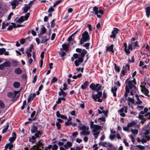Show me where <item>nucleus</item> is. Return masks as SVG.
Wrapping results in <instances>:
<instances>
[{"mask_svg": "<svg viewBox=\"0 0 150 150\" xmlns=\"http://www.w3.org/2000/svg\"><path fill=\"white\" fill-rule=\"evenodd\" d=\"M137 84L135 79L134 78L132 81L127 79L126 81L125 93L124 96L126 100L127 99L128 93L130 92L131 95L135 94L137 92V90L135 85Z\"/></svg>", "mask_w": 150, "mask_h": 150, "instance_id": "obj_1", "label": "nucleus"}, {"mask_svg": "<svg viewBox=\"0 0 150 150\" xmlns=\"http://www.w3.org/2000/svg\"><path fill=\"white\" fill-rule=\"evenodd\" d=\"M150 111V108L148 109L147 108H144L143 111H141L139 113V117L142 120V123H144L147 119H150V112H148Z\"/></svg>", "mask_w": 150, "mask_h": 150, "instance_id": "obj_2", "label": "nucleus"}, {"mask_svg": "<svg viewBox=\"0 0 150 150\" xmlns=\"http://www.w3.org/2000/svg\"><path fill=\"white\" fill-rule=\"evenodd\" d=\"M76 51L77 52H80V55H79V58L78 60H76L74 61V64L76 67L79 66V62L82 63L83 61V58L85 54L87 53V51L85 50H82L80 48H77Z\"/></svg>", "mask_w": 150, "mask_h": 150, "instance_id": "obj_3", "label": "nucleus"}, {"mask_svg": "<svg viewBox=\"0 0 150 150\" xmlns=\"http://www.w3.org/2000/svg\"><path fill=\"white\" fill-rule=\"evenodd\" d=\"M90 127L93 129L92 132L95 137L97 138L100 132V130L101 129V126L98 125H94V122L92 121H91V122Z\"/></svg>", "mask_w": 150, "mask_h": 150, "instance_id": "obj_4", "label": "nucleus"}, {"mask_svg": "<svg viewBox=\"0 0 150 150\" xmlns=\"http://www.w3.org/2000/svg\"><path fill=\"white\" fill-rule=\"evenodd\" d=\"M89 36L88 32L86 31H85L82 34V38L81 39L79 44H82L85 42L87 41L89 39Z\"/></svg>", "mask_w": 150, "mask_h": 150, "instance_id": "obj_5", "label": "nucleus"}, {"mask_svg": "<svg viewBox=\"0 0 150 150\" xmlns=\"http://www.w3.org/2000/svg\"><path fill=\"white\" fill-rule=\"evenodd\" d=\"M90 88L95 91H98L101 89V86L98 83H92L90 85Z\"/></svg>", "mask_w": 150, "mask_h": 150, "instance_id": "obj_6", "label": "nucleus"}, {"mask_svg": "<svg viewBox=\"0 0 150 150\" xmlns=\"http://www.w3.org/2000/svg\"><path fill=\"white\" fill-rule=\"evenodd\" d=\"M102 93L98 91L97 94H93L92 96V98L95 101H96L97 99H98L97 101L99 102H102V100L99 99L102 96Z\"/></svg>", "mask_w": 150, "mask_h": 150, "instance_id": "obj_7", "label": "nucleus"}, {"mask_svg": "<svg viewBox=\"0 0 150 150\" xmlns=\"http://www.w3.org/2000/svg\"><path fill=\"white\" fill-rule=\"evenodd\" d=\"M93 10L95 12V14L97 15V17L99 18H100L101 16L100 14H98V13H99L101 14L103 13V11L101 10L98 11V8L96 6H95L94 7Z\"/></svg>", "mask_w": 150, "mask_h": 150, "instance_id": "obj_8", "label": "nucleus"}, {"mask_svg": "<svg viewBox=\"0 0 150 150\" xmlns=\"http://www.w3.org/2000/svg\"><path fill=\"white\" fill-rule=\"evenodd\" d=\"M119 30L116 28H114L112 32L111 35H110L111 38H113V40L115 38L116 35L118 33Z\"/></svg>", "mask_w": 150, "mask_h": 150, "instance_id": "obj_9", "label": "nucleus"}, {"mask_svg": "<svg viewBox=\"0 0 150 150\" xmlns=\"http://www.w3.org/2000/svg\"><path fill=\"white\" fill-rule=\"evenodd\" d=\"M141 91L144 93L145 95L148 97H150V95L148 94L149 93V90L145 87H142L141 89Z\"/></svg>", "mask_w": 150, "mask_h": 150, "instance_id": "obj_10", "label": "nucleus"}, {"mask_svg": "<svg viewBox=\"0 0 150 150\" xmlns=\"http://www.w3.org/2000/svg\"><path fill=\"white\" fill-rule=\"evenodd\" d=\"M114 45L113 44L111 45L110 46H107L106 47V51H110L112 53L114 52L113 49Z\"/></svg>", "mask_w": 150, "mask_h": 150, "instance_id": "obj_11", "label": "nucleus"}, {"mask_svg": "<svg viewBox=\"0 0 150 150\" xmlns=\"http://www.w3.org/2000/svg\"><path fill=\"white\" fill-rule=\"evenodd\" d=\"M12 135L13 137H10L9 139V140L11 142H13L16 138V134L15 132H13Z\"/></svg>", "mask_w": 150, "mask_h": 150, "instance_id": "obj_12", "label": "nucleus"}, {"mask_svg": "<svg viewBox=\"0 0 150 150\" xmlns=\"http://www.w3.org/2000/svg\"><path fill=\"white\" fill-rule=\"evenodd\" d=\"M11 5L12 6V8L13 9H15L16 6L18 5L19 4V3L13 1H12L10 2Z\"/></svg>", "mask_w": 150, "mask_h": 150, "instance_id": "obj_13", "label": "nucleus"}, {"mask_svg": "<svg viewBox=\"0 0 150 150\" xmlns=\"http://www.w3.org/2000/svg\"><path fill=\"white\" fill-rule=\"evenodd\" d=\"M135 97L136 98L137 101H136L135 103L138 105H140L142 103V101L140 100L139 98V96L137 94L135 95Z\"/></svg>", "mask_w": 150, "mask_h": 150, "instance_id": "obj_14", "label": "nucleus"}, {"mask_svg": "<svg viewBox=\"0 0 150 150\" xmlns=\"http://www.w3.org/2000/svg\"><path fill=\"white\" fill-rule=\"evenodd\" d=\"M72 145V143L71 142L69 141L67 142L64 145V147L66 149H68Z\"/></svg>", "mask_w": 150, "mask_h": 150, "instance_id": "obj_15", "label": "nucleus"}, {"mask_svg": "<svg viewBox=\"0 0 150 150\" xmlns=\"http://www.w3.org/2000/svg\"><path fill=\"white\" fill-rule=\"evenodd\" d=\"M69 44L68 43L67 44H64L62 45V47L64 50L66 52H67L69 47Z\"/></svg>", "mask_w": 150, "mask_h": 150, "instance_id": "obj_16", "label": "nucleus"}, {"mask_svg": "<svg viewBox=\"0 0 150 150\" xmlns=\"http://www.w3.org/2000/svg\"><path fill=\"white\" fill-rule=\"evenodd\" d=\"M117 88L115 86L114 87H112L111 88V91L113 94V96H116V92L117 91Z\"/></svg>", "mask_w": 150, "mask_h": 150, "instance_id": "obj_17", "label": "nucleus"}, {"mask_svg": "<svg viewBox=\"0 0 150 150\" xmlns=\"http://www.w3.org/2000/svg\"><path fill=\"white\" fill-rule=\"evenodd\" d=\"M23 16H21L20 18L17 19V18H16L15 19V20H16V22L17 23H21L24 21V19L23 18Z\"/></svg>", "mask_w": 150, "mask_h": 150, "instance_id": "obj_18", "label": "nucleus"}, {"mask_svg": "<svg viewBox=\"0 0 150 150\" xmlns=\"http://www.w3.org/2000/svg\"><path fill=\"white\" fill-rule=\"evenodd\" d=\"M124 46L125 47L124 50L125 51L127 54H129L130 53V51H129V49L127 48V45L126 43H124Z\"/></svg>", "mask_w": 150, "mask_h": 150, "instance_id": "obj_19", "label": "nucleus"}, {"mask_svg": "<svg viewBox=\"0 0 150 150\" xmlns=\"http://www.w3.org/2000/svg\"><path fill=\"white\" fill-rule=\"evenodd\" d=\"M146 12L147 17L149 18L150 16V7L149 6L146 8Z\"/></svg>", "mask_w": 150, "mask_h": 150, "instance_id": "obj_20", "label": "nucleus"}, {"mask_svg": "<svg viewBox=\"0 0 150 150\" xmlns=\"http://www.w3.org/2000/svg\"><path fill=\"white\" fill-rule=\"evenodd\" d=\"M60 91L59 92L58 94L59 96H61L62 95L63 96H66V93L63 91L62 88H60Z\"/></svg>", "mask_w": 150, "mask_h": 150, "instance_id": "obj_21", "label": "nucleus"}, {"mask_svg": "<svg viewBox=\"0 0 150 150\" xmlns=\"http://www.w3.org/2000/svg\"><path fill=\"white\" fill-rule=\"evenodd\" d=\"M136 124V122L135 121H133L129 123L128 124V126L129 127H134L135 125Z\"/></svg>", "mask_w": 150, "mask_h": 150, "instance_id": "obj_22", "label": "nucleus"}, {"mask_svg": "<svg viewBox=\"0 0 150 150\" xmlns=\"http://www.w3.org/2000/svg\"><path fill=\"white\" fill-rule=\"evenodd\" d=\"M88 81H86L84 82L83 85H82L81 86V88L83 89L84 90L86 89L87 87V86H88Z\"/></svg>", "mask_w": 150, "mask_h": 150, "instance_id": "obj_23", "label": "nucleus"}, {"mask_svg": "<svg viewBox=\"0 0 150 150\" xmlns=\"http://www.w3.org/2000/svg\"><path fill=\"white\" fill-rule=\"evenodd\" d=\"M38 130V128L37 126H33L31 128V131L32 133H34L36 132Z\"/></svg>", "mask_w": 150, "mask_h": 150, "instance_id": "obj_24", "label": "nucleus"}, {"mask_svg": "<svg viewBox=\"0 0 150 150\" xmlns=\"http://www.w3.org/2000/svg\"><path fill=\"white\" fill-rule=\"evenodd\" d=\"M90 133V131H88V130H85L82 131L80 133L81 134H83L84 135H89Z\"/></svg>", "mask_w": 150, "mask_h": 150, "instance_id": "obj_25", "label": "nucleus"}, {"mask_svg": "<svg viewBox=\"0 0 150 150\" xmlns=\"http://www.w3.org/2000/svg\"><path fill=\"white\" fill-rule=\"evenodd\" d=\"M14 95L13 96V97L14 98H15V99H17L19 95H17L19 94L20 91H14Z\"/></svg>", "mask_w": 150, "mask_h": 150, "instance_id": "obj_26", "label": "nucleus"}, {"mask_svg": "<svg viewBox=\"0 0 150 150\" xmlns=\"http://www.w3.org/2000/svg\"><path fill=\"white\" fill-rule=\"evenodd\" d=\"M17 74H20L22 73V71L19 68L16 69L14 71Z\"/></svg>", "mask_w": 150, "mask_h": 150, "instance_id": "obj_27", "label": "nucleus"}, {"mask_svg": "<svg viewBox=\"0 0 150 150\" xmlns=\"http://www.w3.org/2000/svg\"><path fill=\"white\" fill-rule=\"evenodd\" d=\"M66 139H62L60 140V141H62V142L59 141L57 143L58 145L61 146L64 145V143L62 142H65L67 141Z\"/></svg>", "mask_w": 150, "mask_h": 150, "instance_id": "obj_28", "label": "nucleus"}, {"mask_svg": "<svg viewBox=\"0 0 150 150\" xmlns=\"http://www.w3.org/2000/svg\"><path fill=\"white\" fill-rule=\"evenodd\" d=\"M26 5L23 8V13H26L28 10L30 9V8L31 7L30 6L28 5Z\"/></svg>", "mask_w": 150, "mask_h": 150, "instance_id": "obj_29", "label": "nucleus"}, {"mask_svg": "<svg viewBox=\"0 0 150 150\" xmlns=\"http://www.w3.org/2000/svg\"><path fill=\"white\" fill-rule=\"evenodd\" d=\"M9 126V124L8 123H7L6 127H4V128L2 130V133L4 134L5 133L8 129Z\"/></svg>", "mask_w": 150, "mask_h": 150, "instance_id": "obj_30", "label": "nucleus"}, {"mask_svg": "<svg viewBox=\"0 0 150 150\" xmlns=\"http://www.w3.org/2000/svg\"><path fill=\"white\" fill-rule=\"evenodd\" d=\"M143 138L146 140V142L147 141H149L150 140V135H144L143 136Z\"/></svg>", "mask_w": 150, "mask_h": 150, "instance_id": "obj_31", "label": "nucleus"}, {"mask_svg": "<svg viewBox=\"0 0 150 150\" xmlns=\"http://www.w3.org/2000/svg\"><path fill=\"white\" fill-rule=\"evenodd\" d=\"M46 32V29L45 27L42 25L41 28V30L40 32V34L43 35Z\"/></svg>", "mask_w": 150, "mask_h": 150, "instance_id": "obj_32", "label": "nucleus"}, {"mask_svg": "<svg viewBox=\"0 0 150 150\" xmlns=\"http://www.w3.org/2000/svg\"><path fill=\"white\" fill-rule=\"evenodd\" d=\"M107 148L108 150H113L114 147L113 146L112 144L109 143Z\"/></svg>", "mask_w": 150, "mask_h": 150, "instance_id": "obj_33", "label": "nucleus"}, {"mask_svg": "<svg viewBox=\"0 0 150 150\" xmlns=\"http://www.w3.org/2000/svg\"><path fill=\"white\" fill-rule=\"evenodd\" d=\"M107 148L108 150H113L114 147L113 146L112 144L109 143Z\"/></svg>", "mask_w": 150, "mask_h": 150, "instance_id": "obj_34", "label": "nucleus"}, {"mask_svg": "<svg viewBox=\"0 0 150 150\" xmlns=\"http://www.w3.org/2000/svg\"><path fill=\"white\" fill-rule=\"evenodd\" d=\"M130 131L132 134L134 135L137 134L138 132V130L137 129H131Z\"/></svg>", "mask_w": 150, "mask_h": 150, "instance_id": "obj_35", "label": "nucleus"}, {"mask_svg": "<svg viewBox=\"0 0 150 150\" xmlns=\"http://www.w3.org/2000/svg\"><path fill=\"white\" fill-rule=\"evenodd\" d=\"M5 67H10L11 65V63L9 62H6L3 63Z\"/></svg>", "mask_w": 150, "mask_h": 150, "instance_id": "obj_36", "label": "nucleus"}, {"mask_svg": "<svg viewBox=\"0 0 150 150\" xmlns=\"http://www.w3.org/2000/svg\"><path fill=\"white\" fill-rule=\"evenodd\" d=\"M137 140L138 142H141L142 143H144L146 142V140L145 139H143V138L142 139H140L139 137H138L137 139Z\"/></svg>", "mask_w": 150, "mask_h": 150, "instance_id": "obj_37", "label": "nucleus"}, {"mask_svg": "<svg viewBox=\"0 0 150 150\" xmlns=\"http://www.w3.org/2000/svg\"><path fill=\"white\" fill-rule=\"evenodd\" d=\"M82 76V74L81 73H79L77 75H74L73 76V79H76L77 78H79L81 77Z\"/></svg>", "mask_w": 150, "mask_h": 150, "instance_id": "obj_38", "label": "nucleus"}, {"mask_svg": "<svg viewBox=\"0 0 150 150\" xmlns=\"http://www.w3.org/2000/svg\"><path fill=\"white\" fill-rule=\"evenodd\" d=\"M80 129H81L83 131L85 130H88L89 129L88 127L84 126H83L82 127H80Z\"/></svg>", "mask_w": 150, "mask_h": 150, "instance_id": "obj_39", "label": "nucleus"}, {"mask_svg": "<svg viewBox=\"0 0 150 150\" xmlns=\"http://www.w3.org/2000/svg\"><path fill=\"white\" fill-rule=\"evenodd\" d=\"M41 132L40 131H38L36 132V133L35 134V136L36 137H39V135H41Z\"/></svg>", "mask_w": 150, "mask_h": 150, "instance_id": "obj_40", "label": "nucleus"}, {"mask_svg": "<svg viewBox=\"0 0 150 150\" xmlns=\"http://www.w3.org/2000/svg\"><path fill=\"white\" fill-rule=\"evenodd\" d=\"M13 86L16 88H18L20 86V84L18 82H15L13 83Z\"/></svg>", "mask_w": 150, "mask_h": 150, "instance_id": "obj_41", "label": "nucleus"}, {"mask_svg": "<svg viewBox=\"0 0 150 150\" xmlns=\"http://www.w3.org/2000/svg\"><path fill=\"white\" fill-rule=\"evenodd\" d=\"M123 69L127 71H129V65L128 64H126L125 66L123 67Z\"/></svg>", "mask_w": 150, "mask_h": 150, "instance_id": "obj_42", "label": "nucleus"}, {"mask_svg": "<svg viewBox=\"0 0 150 150\" xmlns=\"http://www.w3.org/2000/svg\"><path fill=\"white\" fill-rule=\"evenodd\" d=\"M33 99V98L32 97V93L30 94L28 96V103L31 100H32Z\"/></svg>", "mask_w": 150, "mask_h": 150, "instance_id": "obj_43", "label": "nucleus"}, {"mask_svg": "<svg viewBox=\"0 0 150 150\" xmlns=\"http://www.w3.org/2000/svg\"><path fill=\"white\" fill-rule=\"evenodd\" d=\"M108 112V110H106L105 111L104 110V114L105 115V117H104V122L105 121V117H108L107 116V114Z\"/></svg>", "mask_w": 150, "mask_h": 150, "instance_id": "obj_44", "label": "nucleus"}, {"mask_svg": "<svg viewBox=\"0 0 150 150\" xmlns=\"http://www.w3.org/2000/svg\"><path fill=\"white\" fill-rule=\"evenodd\" d=\"M13 95V93L12 92H9L7 93V96L10 98H12Z\"/></svg>", "mask_w": 150, "mask_h": 150, "instance_id": "obj_45", "label": "nucleus"}, {"mask_svg": "<svg viewBox=\"0 0 150 150\" xmlns=\"http://www.w3.org/2000/svg\"><path fill=\"white\" fill-rule=\"evenodd\" d=\"M127 71H126V70H124V69H123L121 72L120 74L121 76H124L126 73L127 72Z\"/></svg>", "mask_w": 150, "mask_h": 150, "instance_id": "obj_46", "label": "nucleus"}, {"mask_svg": "<svg viewBox=\"0 0 150 150\" xmlns=\"http://www.w3.org/2000/svg\"><path fill=\"white\" fill-rule=\"evenodd\" d=\"M57 81V79L55 77H53L52 79L51 83L53 84L56 82Z\"/></svg>", "mask_w": 150, "mask_h": 150, "instance_id": "obj_47", "label": "nucleus"}, {"mask_svg": "<svg viewBox=\"0 0 150 150\" xmlns=\"http://www.w3.org/2000/svg\"><path fill=\"white\" fill-rule=\"evenodd\" d=\"M58 146L56 144H54L53 146H52V150H56L58 148Z\"/></svg>", "mask_w": 150, "mask_h": 150, "instance_id": "obj_48", "label": "nucleus"}, {"mask_svg": "<svg viewBox=\"0 0 150 150\" xmlns=\"http://www.w3.org/2000/svg\"><path fill=\"white\" fill-rule=\"evenodd\" d=\"M30 13H28L26 14V15L25 16H23V18L24 19V20H26L28 19V17H29Z\"/></svg>", "mask_w": 150, "mask_h": 150, "instance_id": "obj_49", "label": "nucleus"}, {"mask_svg": "<svg viewBox=\"0 0 150 150\" xmlns=\"http://www.w3.org/2000/svg\"><path fill=\"white\" fill-rule=\"evenodd\" d=\"M6 49L4 48H1L0 49V55L2 54L5 51Z\"/></svg>", "mask_w": 150, "mask_h": 150, "instance_id": "obj_50", "label": "nucleus"}, {"mask_svg": "<svg viewBox=\"0 0 150 150\" xmlns=\"http://www.w3.org/2000/svg\"><path fill=\"white\" fill-rule=\"evenodd\" d=\"M127 100L131 102L132 104L134 103V100L133 98L128 97Z\"/></svg>", "mask_w": 150, "mask_h": 150, "instance_id": "obj_51", "label": "nucleus"}, {"mask_svg": "<svg viewBox=\"0 0 150 150\" xmlns=\"http://www.w3.org/2000/svg\"><path fill=\"white\" fill-rule=\"evenodd\" d=\"M115 69L117 72H119L120 71V68L119 67L117 66L115 64H114Z\"/></svg>", "mask_w": 150, "mask_h": 150, "instance_id": "obj_52", "label": "nucleus"}, {"mask_svg": "<svg viewBox=\"0 0 150 150\" xmlns=\"http://www.w3.org/2000/svg\"><path fill=\"white\" fill-rule=\"evenodd\" d=\"M36 137L34 136H33L32 137L31 139L33 140V141H31V139H30L29 141L31 142L32 143H35V142Z\"/></svg>", "mask_w": 150, "mask_h": 150, "instance_id": "obj_53", "label": "nucleus"}, {"mask_svg": "<svg viewBox=\"0 0 150 150\" xmlns=\"http://www.w3.org/2000/svg\"><path fill=\"white\" fill-rule=\"evenodd\" d=\"M129 127L128 126V125H127V127H123V130L125 131L129 132Z\"/></svg>", "mask_w": 150, "mask_h": 150, "instance_id": "obj_54", "label": "nucleus"}, {"mask_svg": "<svg viewBox=\"0 0 150 150\" xmlns=\"http://www.w3.org/2000/svg\"><path fill=\"white\" fill-rule=\"evenodd\" d=\"M0 107L1 108H4V103L1 100H0Z\"/></svg>", "mask_w": 150, "mask_h": 150, "instance_id": "obj_55", "label": "nucleus"}, {"mask_svg": "<svg viewBox=\"0 0 150 150\" xmlns=\"http://www.w3.org/2000/svg\"><path fill=\"white\" fill-rule=\"evenodd\" d=\"M115 85L117 86L120 87L121 86V84L119 81H117L116 82H115Z\"/></svg>", "mask_w": 150, "mask_h": 150, "instance_id": "obj_56", "label": "nucleus"}, {"mask_svg": "<svg viewBox=\"0 0 150 150\" xmlns=\"http://www.w3.org/2000/svg\"><path fill=\"white\" fill-rule=\"evenodd\" d=\"M137 108L139 110H141L143 109L144 107L142 106L138 105L137 106Z\"/></svg>", "mask_w": 150, "mask_h": 150, "instance_id": "obj_57", "label": "nucleus"}, {"mask_svg": "<svg viewBox=\"0 0 150 150\" xmlns=\"http://www.w3.org/2000/svg\"><path fill=\"white\" fill-rule=\"evenodd\" d=\"M80 54H81V53L79 54H77V53H76V54H74L73 55V57L74 58V59H77V58H79V54L80 55Z\"/></svg>", "mask_w": 150, "mask_h": 150, "instance_id": "obj_58", "label": "nucleus"}, {"mask_svg": "<svg viewBox=\"0 0 150 150\" xmlns=\"http://www.w3.org/2000/svg\"><path fill=\"white\" fill-rule=\"evenodd\" d=\"M72 123L71 122H69V121H67L65 123V125L66 126H69L71 124H72Z\"/></svg>", "mask_w": 150, "mask_h": 150, "instance_id": "obj_59", "label": "nucleus"}, {"mask_svg": "<svg viewBox=\"0 0 150 150\" xmlns=\"http://www.w3.org/2000/svg\"><path fill=\"white\" fill-rule=\"evenodd\" d=\"M115 135L110 134L109 136V138L111 140H113L115 138Z\"/></svg>", "mask_w": 150, "mask_h": 150, "instance_id": "obj_60", "label": "nucleus"}, {"mask_svg": "<svg viewBox=\"0 0 150 150\" xmlns=\"http://www.w3.org/2000/svg\"><path fill=\"white\" fill-rule=\"evenodd\" d=\"M56 125L57 126V128L58 129H59L61 128V125L59 122H57L56 123Z\"/></svg>", "mask_w": 150, "mask_h": 150, "instance_id": "obj_61", "label": "nucleus"}, {"mask_svg": "<svg viewBox=\"0 0 150 150\" xmlns=\"http://www.w3.org/2000/svg\"><path fill=\"white\" fill-rule=\"evenodd\" d=\"M137 147L140 150H143L144 149V147L140 145H137Z\"/></svg>", "mask_w": 150, "mask_h": 150, "instance_id": "obj_62", "label": "nucleus"}, {"mask_svg": "<svg viewBox=\"0 0 150 150\" xmlns=\"http://www.w3.org/2000/svg\"><path fill=\"white\" fill-rule=\"evenodd\" d=\"M90 44L89 43H87L85 44L83 46L84 47H86V48L87 49H88V47H89V46L90 45Z\"/></svg>", "mask_w": 150, "mask_h": 150, "instance_id": "obj_63", "label": "nucleus"}, {"mask_svg": "<svg viewBox=\"0 0 150 150\" xmlns=\"http://www.w3.org/2000/svg\"><path fill=\"white\" fill-rule=\"evenodd\" d=\"M134 48L138 47H139V44L137 41L134 42Z\"/></svg>", "mask_w": 150, "mask_h": 150, "instance_id": "obj_64", "label": "nucleus"}]
</instances>
